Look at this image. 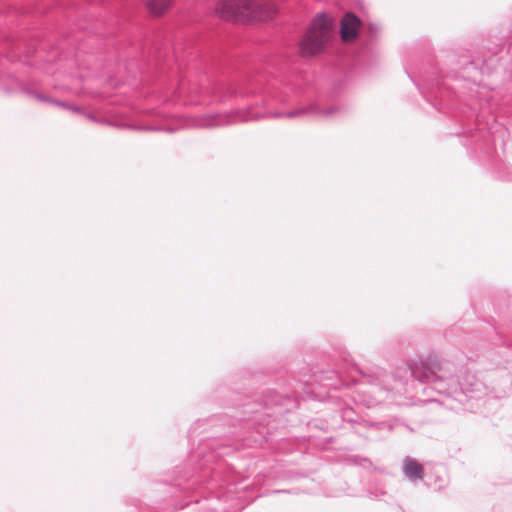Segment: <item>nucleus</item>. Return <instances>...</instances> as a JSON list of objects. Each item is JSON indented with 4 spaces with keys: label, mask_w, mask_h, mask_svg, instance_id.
Listing matches in <instances>:
<instances>
[{
    "label": "nucleus",
    "mask_w": 512,
    "mask_h": 512,
    "mask_svg": "<svg viewBox=\"0 0 512 512\" xmlns=\"http://www.w3.org/2000/svg\"><path fill=\"white\" fill-rule=\"evenodd\" d=\"M331 29V19L325 15H317L300 42L301 54L312 56L319 53L329 42Z\"/></svg>",
    "instance_id": "obj_1"
},
{
    "label": "nucleus",
    "mask_w": 512,
    "mask_h": 512,
    "mask_svg": "<svg viewBox=\"0 0 512 512\" xmlns=\"http://www.w3.org/2000/svg\"><path fill=\"white\" fill-rule=\"evenodd\" d=\"M360 27V20L353 14H346L341 21V37L343 41L348 42L353 40Z\"/></svg>",
    "instance_id": "obj_2"
},
{
    "label": "nucleus",
    "mask_w": 512,
    "mask_h": 512,
    "mask_svg": "<svg viewBox=\"0 0 512 512\" xmlns=\"http://www.w3.org/2000/svg\"><path fill=\"white\" fill-rule=\"evenodd\" d=\"M255 8L257 15L253 20L265 21L276 13V5L272 0H257Z\"/></svg>",
    "instance_id": "obj_3"
},
{
    "label": "nucleus",
    "mask_w": 512,
    "mask_h": 512,
    "mask_svg": "<svg viewBox=\"0 0 512 512\" xmlns=\"http://www.w3.org/2000/svg\"><path fill=\"white\" fill-rule=\"evenodd\" d=\"M234 0H218L215 3V14L224 20H235V7L233 6Z\"/></svg>",
    "instance_id": "obj_4"
},
{
    "label": "nucleus",
    "mask_w": 512,
    "mask_h": 512,
    "mask_svg": "<svg viewBox=\"0 0 512 512\" xmlns=\"http://www.w3.org/2000/svg\"><path fill=\"white\" fill-rule=\"evenodd\" d=\"M147 9L154 16H162L173 6L174 0H144Z\"/></svg>",
    "instance_id": "obj_5"
},
{
    "label": "nucleus",
    "mask_w": 512,
    "mask_h": 512,
    "mask_svg": "<svg viewBox=\"0 0 512 512\" xmlns=\"http://www.w3.org/2000/svg\"><path fill=\"white\" fill-rule=\"evenodd\" d=\"M441 370V363L436 359H430L428 363L421 364V367L415 366L413 373L418 378H429L430 375L435 374Z\"/></svg>",
    "instance_id": "obj_6"
},
{
    "label": "nucleus",
    "mask_w": 512,
    "mask_h": 512,
    "mask_svg": "<svg viewBox=\"0 0 512 512\" xmlns=\"http://www.w3.org/2000/svg\"><path fill=\"white\" fill-rule=\"evenodd\" d=\"M404 472L406 476L412 480L421 479L423 477L422 465L412 459H408L405 461Z\"/></svg>",
    "instance_id": "obj_7"
},
{
    "label": "nucleus",
    "mask_w": 512,
    "mask_h": 512,
    "mask_svg": "<svg viewBox=\"0 0 512 512\" xmlns=\"http://www.w3.org/2000/svg\"><path fill=\"white\" fill-rule=\"evenodd\" d=\"M257 0H240V19L241 20H253L254 16L257 15L255 12Z\"/></svg>",
    "instance_id": "obj_8"
},
{
    "label": "nucleus",
    "mask_w": 512,
    "mask_h": 512,
    "mask_svg": "<svg viewBox=\"0 0 512 512\" xmlns=\"http://www.w3.org/2000/svg\"><path fill=\"white\" fill-rule=\"evenodd\" d=\"M233 2H234L233 6L235 7V9H234L235 10V20H238V19H240V5H239L240 0H234Z\"/></svg>",
    "instance_id": "obj_9"
}]
</instances>
